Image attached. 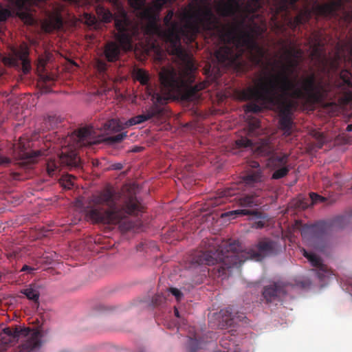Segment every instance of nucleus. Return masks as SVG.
Wrapping results in <instances>:
<instances>
[{
	"mask_svg": "<svg viewBox=\"0 0 352 352\" xmlns=\"http://www.w3.org/2000/svg\"><path fill=\"white\" fill-rule=\"evenodd\" d=\"M173 14H174L173 11L169 10L167 14L164 16V22L165 25H169L171 24Z\"/></svg>",
	"mask_w": 352,
	"mask_h": 352,
	"instance_id": "nucleus-38",
	"label": "nucleus"
},
{
	"mask_svg": "<svg viewBox=\"0 0 352 352\" xmlns=\"http://www.w3.org/2000/svg\"><path fill=\"white\" fill-rule=\"evenodd\" d=\"M63 27V19L60 10H56L49 12L47 17L42 22V28L46 32H52L54 30L62 29Z\"/></svg>",
	"mask_w": 352,
	"mask_h": 352,
	"instance_id": "nucleus-17",
	"label": "nucleus"
},
{
	"mask_svg": "<svg viewBox=\"0 0 352 352\" xmlns=\"http://www.w3.org/2000/svg\"><path fill=\"white\" fill-rule=\"evenodd\" d=\"M316 49H315V52L316 53H318V47L320 46V42L319 41H317V44H316Z\"/></svg>",
	"mask_w": 352,
	"mask_h": 352,
	"instance_id": "nucleus-48",
	"label": "nucleus"
},
{
	"mask_svg": "<svg viewBox=\"0 0 352 352\" xmlns=\"http://www.w3.org/2000/svg\"><path fill=\"white\" fill-rule=\"evenodd\" d=\"M15 9V15L28 25H33L35 20L31 14L30 7L38 6L41 0H8Z\"/></svg>",
	"mask_w": 352,
	"mask_h": 352,
	"instance_id": "nucleus-14",
	"label": "nucleus"
},
{
	"mask_svg": "<svg viewBox=\"0 0 352 352\" xmlns=\"http://www.w3.org/2000/svg\"><path fill=\"white\" fill-rule=\"evenodd\" d=\"M164 301V296L163 295L157 294L153 296L152 302L155 305H160Z\"/></svg>",
	"mask_w": 352,
	"mask_h": 352,
	"instance_id": "nucleus-36",
	"label": "nucleus"
},
{
	"mask_svg": "<svg viewBox=\"0 0 352 352\" xmlns=\"http://www.w3.org/2000/svg\"><path fill=\"white\" fill-rule=\"evenodd\" d=\"M301 252L303 256L311 263V265L317 268V274L319 278L322 279L324 277V274L327 272V267L322 263L321 258L315 254L308 252L304 248L301 250Z\"/></svg>",
	"mask_w": 352,
	"mask_h": 352,
	"instance_id": "nucleus-19",
	"label": "nucleus"
},
{
	"mask_svg": "<svg viewBox=\"0 0 352 352\" xmlns=\"http://www.w3.org/2000/svg\"><path fill=\"white\" fill-rule=\"evenodd\" d=\"M314 137L318 141V147L322 148L326 142L325 136L320 132H314Z\"/></svg>",
	"mask_w": 352,
	"mask_h": 352,
	"instance_id": "nucleus-32",
	"label": "nucleus"
},
{
	"mask_svg": "<svg viewBox=\"0 0 352 352\" xmlns=\"http://www.w3.org/2000/svg\"><path fill=\"white\" fill-rule=\"evenodd\" d=\"M255 248L256 250H243L238 241L230 240L222 243L217 249L197 252L193 256L192 261L198 265H212L218 263L219 272L224 274L226 270L239 267L248 259L261 261L265 257L275 256L281 251L279 243L269 238L261 239Z\"/></svg>",
	"mask_w": 352,
	"mask_h": 352,
	"instance_id": "nucleus-4",
	"label": "nucleus"
},
{
	"mask_svg": "<svg viewBox=\"0 0 352 352\" xmlns=\"http://www.w3.org/2000/svg\"><path fill=\"white\" fill-rule=\"evenodd\" d=\"M87 19L89 21L91 25H95L97 22V19L94 16L89 15Z\"/></svg>",
	"mask_w": 352,
	"mask_h": 352,
	"instance_id": "nucleus-41",
	"label": "nucleus"
},
{
	"mask_svg": "<svg viewBox=\"0 0 352 352\" xmlns=\"http://www.w3.org/2000/svg\"><path fill=\"white\" fill-rule=\"evenodd\" d=\"M252 166L256 169L245 175L241 184L234 185L230 188H226L223 192V196L226 197H232L239 193L238 190L243 184L245 186H251L261 181L262 175L259 164L257 162H253Z\"/></svg>",
	"mask_w": 352,
	"mask_h": 352,
	"instance_id": "nucleus-15",
	"label": "nucleus"
},
{
	"mask_svg": "<svg viewBox=\"0 0 352 352\" xmlns=\"http://www.w3.org/2000/svg\"><path fill=\"white\" fill-rule=\"evenodd\" d=\"M10 163V158L0 155V165L8 164Z\"/></svg>",
	"mask_w": 352,
	"mask_h": 352,
	"instance_id": "nucleus-40",
	"label": "nucleus"
},
{
	"mask_svg": "<svg viewBox=\"0 0 352 352\" xmlns=\"http://www.w3.org/2000/svg\"><path fill=\"white\" fill-rule=\"evenodd\" d=\"M253 83L239 92L242 100L251 101L245 105V111L259 113L264 107H278L280 112V127L287 135L292 131L290 114L296 107V100L307 104L318 103L329 96H342L346 100H352V74L349 70L342 71L333 85L317 79L314 74L292 80L284 72L259 75Z\"/></svg>",
	"mask_w": 352,
	"mask_h": 352,
	"instance_id": "nucleus-2",
	"label": "nucleus"
},
{
	"mask_svg": "<svg viewBox=\"0 0 352 352\" xmlns=\"http://www.w3.org/2000/svg\"><path fill=\"white\" fill-rule=\"evenodd\" d=\"M20 292L25 295L28 300L38 304L40 292L35 285L30 284L26 288L21 289Z\"/></svg>",
	"mask_w": 352,
	"mask_h": 352,
	"instance_id": "nucleus-22",
	"label": "nucleus"
},
{
	"mask_svg": "<svg viewBox=\"0 0 352 352\" xmlns=\"http://www.w3.org/2000/svg\"><path fill=\"white\" fill-rule=\"evenodd\" d=\"M346 131H347L348 132H352V124H349V125L346 126Z\"/></svg>",
	"mask_w": 352,
	"mask_h": 352,
	"instance_id": "nucleus-46",
	"label": "nucleus"
},
{
	"mask_svg": "<svg viewBox=\"0 0 352 352\" xmlns=\"http://www.w3.org/2000/svg\"><path fill=\"white\" fill-rule=\"evenodd\" d=\"M65 166L69 169H77L80 167V160L75 151L63 152L57 159L49 160L46 163V170L49 176L54 177Z\"/></svg>",
	"mask_w": 352,
	"mask_h": 352,
	"instance_id": "nucleus-12",
	"label": "nucleus"
},
{
	"mask_svg": "<svg viewBox=\"0 0 352 352\" xmlns=\"http://www.w3.org/2000/svg\"><path fill=\"white\" fill-rule=\"evenodd\" d=\"M264 222L261 221H258L257 222L255 223V227L256 228H262L264 227Z\"/></svg>",
	"mask_w": 352,
	"mask_h": 352,
	"instance_id": "nucleus-43",
	"label": "nucleus"
},
{
	"mask_svg": "<svg viewBox=\"0 0 352 352\" xmlns=\"http://www.w3.org/2000/svg\"><path fill=\"white\" fill-rule=\"evenodd\" d=\"M6 335L1 338V343L8 348L14 342L24 337L21 346V352H30L41 346V333L37 330H30L28 329H12L9 327L3 329Z\"/></svg>",
	"mask_w": 352,
	"mask_h": 352,
	"instance_id": "nucleus-10",
	"label": "nucleus"
},
{
	"mask_svg": "<svg viewBox=\"0 0 352 352\" xmlns=\"http://www.w3.org/2000/svg\"><path fill=\"white\" fill-rule=\"evenodd\" d=\"M336 63H332V67H336Z\"/></svg>",
	"mask_w": 352,
	"mask_h": 352,
	"instance_id": "nucleus-50",
	"label": "nucleus"
},
{
	"mask_svg": "<svg viewBox=\"0 0 352 352\" xmlns=\"http://www.w3.org/2000/svg\"><path fill=\"white\" fill-rule=\"evenodd\" d=\"M258 197V195L256 193L243 195L238 199L239 204L241 207L248 208L259 206L261 203L257 199Z\"/></svg>",
	"mask_w": 352,
	"mask_h": 352,
	"instance_id": "nucleus-21",
	"label": "nucleus"
},
{
	"mask_svg": "<svg viewBox=\"0 0 352 352\" xmlns=\"http://www.w3.org/2000/svg\"><path fill=\"white\" fill-rule=\"evenodd\" d=\"M298 206L301 207L302 208H306L308 207V204H307V203H305V204L302 203Z\"/></svg>",
	"mask_w": 352,
	"mask_h": 352,
	"instance_id": "nucleus-47",
	"label": "nucleus"
},
{
	"mask_svg": "<svg viewBox=\"0 0 352 352\" xmlns=\"http://www.w3.org/2000/svg\"><path fill=\"white\" fill-rule=\"evenodd\" d=\"M258 214V212L255 210L239 209L227 212L222 214V217H232V218H235L236 216L257 215Z\"/></svg>",
	"mask_w": 352,
	"mask_h": 352,
	"instance_id": "nucleus-24",
	"label": "nucleus"
},
{
	"mask_svg": "<svg viewBox=\"0 0 352 352\" xmlns=\"http://www.w3.org/2000/svg\"><path fill=\"white\" fill-rule=\"evenodd\" d=\"M96 14L99 19L105 23H110L113 19L112 13L104 7L98 6L96 8Z\"/></svg>",
	"mask_w": 352,
	"mask_h": 352,
	"instance_id": "nucleus-23",
	"label": "nucleus"
},
{
	"mask_svg": "<svg viewBox=\"0 0 352 352\" xmlns=\"http://www.w3.org/2000/svg\"><path fill=\"white\" fill-rule=\"evenodd\" d=\"M235 145L238 148H250L256 154L261 156H270L267 164L274 170L272 179H279L288 174L289 155L285 153H274V146L268 138L259 139L258 142H254L248 138L241 137L235 141Z\"/></svg>",
	"mask_w": 352,
	"mask_h": 352,
	"instance_id": "nucleus-7",
	"label": "nucleus"
},
{
	"mask_svg": "<svg viewBox=\"0 0 352 352\" xmlns=\"http://www.w3.org/2000/svg\"><path fill=\"white\" fill-rule=\"evenodd\" d=\"M199 342L197 338L190 337L188 340L189 352H196L199 349Z\"/></svg>",
	"mask_w": 352,
	"mask_h": 352,
	"instance_id": "nucleus-28",
	"label": "nucleus"
},
{
	"mask_svg": "<svg viewBox=\"0 0 352 352\" xmlns=\"http://www.w3.org/2000/svg\"><path fill=\"white\" fill-rule=\"evenodd\" d=\"M14 54L18 60L21 62L23 74H28L31 70L30 60L28 58V48L26 46L21 47L20 49L15 50Z\"/></svg>",
	"mask_w": 352,
	"mask_h": 352,
	"instance_id": "nucleus-20",
	"label": "nucleus"
},
{
	"mask_svg": "<svg viewBox=\"0 0 352 352\" xmlns=\"http://www.w3.org/2000/svg\"><path fill=\"white\" fill-rule=\"evenodd\" d=\"M122 126L118 120L111 119L104 122L100 129L96 131L92 126L80 128L74 132L75 138L80 146L96 144L105 141L109 144H113L121 142L126 137V133H120L116 135L104 138L103 132H118L120 131Z\"/></svg>",
	"mask_w": 352,
	"mask_h": 352,
	"instance_id": "nucleus-9",
	"label": "nucleus"
},
{
	"mask_svg": "<svg viewBox=\"0 0 352 352\" xmlns=\"http://www.w3.org/2000/svg\"><path fill=\"white\" fill-rule=\"evenodd\" d=\"M13 12L8 8H3L0 6V22L6 21L9 17L12 16Z\"/></svg>",
	"mask_w": 352,
	"mask_h": 352,
	"instance_id": "nucleus-29",
	"label": "nucleus"
},
{
	"mask_svg": "<svg viewBox=\"0 0 352 352\" xmlns=\"http://www.w3.org/2000/svg\"><path fill=\"white\" fill-rule=\"evenodd\" d=\"M25 157L28 159L31 162H34V160L41 155V151H32L30 153H27L25 154Z\"/></svg>",
	"mask_w": 352,
	"mask_h": 352,
	"instance_id": "nucleus-35",
	"label": "nucleus"
},
{
	"mask_svg": "<svg viewBox=\"0 0 352 352\" xmlns=\"http://www.w3.org/2000/svg\"><path fill=\"white\" fill-rule=\"evenodd\" d=\"M285 54L287 57V64L283 65L279 71L264 72L262 74H261L260 75H264L265 74H267V73L277 74V73L284 72V73L287 74V75L289 76V78L290 79H292V80H298L302 76H305L310 74V73H307V74H305L300 76L298 78H297V77L291 78L290 75L294 73L295 69L300 65V63L302 59V52L301 50H299V49L298 50L290 49V50H287L285 52ZM344 70V69H342L339 72V74L335 76V78H331V81H324L322 78H318V77H316V78L318 80L321 79L324 82H329L331 85H333V82L340 76V73ZM311 74H314L315 75H316L314 72H311Z\"/></svg>",
	"mask_w": 352,
	"mask_h": 352,
	"instance_id": "nucleus-13",
	"label": "nucleus"
},
{
	"mask_svg": "<svg viewBox=\"0 0 352 352\" xmlns=\"http://www.w3.org/2000/svg\"><path fill=\"white\" fill-rule=\"evenodd\" d=\"M131 227V223H128L126 226H125V228L126 229H129Z\"/></svg>",
	"mask_w": 352,
	"mask_h": 352,
	"instance_id": "nucleus-49",
	"label": "nucleus"
},
{
	"mask_svg": "<svg viewBox=\"0 0 352 352\" xmlns=\"http://www.w3.org/2000/svg\"><path fill=\"white\" fill-rule=\"evenodd\" d=\"M166 38L171 46V52L179 59L178 69L173 67H163L160 74V92L148 84V74L142 69L134 70V78L146 86L145 93L151 98V100L166 104L174 96H182L187 100H195L199 98V91L207 86L206 82H200L193 85L195 80L197 69L192 57L188 54L181 45V39L184 35L174 23L172 28L166 32Z\"/></svg>",
	"mask_w": 352,
	"mask_h": 352,
	"instance_id": "nucleus-3",
	"label": "nucleus"
},
{
	"mask_svg": "<svg viewBox=\"0 0 352 352\" xmlns=\"http://www.w3.org/2000/svg\"><path fill=\"white\" fill-rule=\"evenodd\" d=\"M170 292L174 296H175L177 301H179L182 299L183 294L178 289L171 287L170 288Z\"/></svg>",
	"mask_w": 352,
	"mask_h": 352,
	"instance_id": "nucleus-37",
	"label": "nucleus"
},
{
	"mask_svg": "<svg viewBox=\"0 0 352 352\" xmlns=\"http://www.w3.org/2000/svg\"><path fill=\"white\" fill-rule=\"evenodd\" d=\"M174 312H175V316L177 318H180L179 312L178 309L176 307H175Z\"/></svg>",
	"mask_w": 352,
	"mask_h": 352,
	"instance_id": "nucleus-45",
	"label": "nucleus"
},
{
	"mask_svg": "<svg viewBox=\"0 0 352 352\" xmlns=\"http://www.w3.org/2000/svg\"><path fill=\"white\" fill-rule=\"evenodd\" d=\"M62 122V118L56 115L49 116L45 120V124L49 125L52 129L58 127V124Z\"/></svg>",
	"mask_w": 352,
	"mask_h": 352,
	"instance_id": "nucleus-26",
	"label": "nucleus"
},
{
	"mask_svg": "<svg viewBox=\"0 0 352 352\" xmlns=\"http://www.w3.org/2000/svg\"><path fill=\"white\" fill-rule=\"evenodd\" d=\"M122 167V164L120 163H117L112 165V168L113 170H121Z\"/></svg>",
	"mask_w": 352,
	"mask_h": 352,
	"instance_id": "nucleus-42",
	"label": "nucleus"
},
{
	"mask_svg": "<svg viewBox=\"0 0 352 352\" xmlns=\"http://www.w3.org/2000/svg\"><path fill=\"white\" fill-rule=\"evenodd\" d=\"M7 347L0 342V352H6Z\"/></svg>",
	"mask_w": 352,
	"mask_h": 352,
	"instance_id": "nucleus-44",
	"label": "nucleus"
},
{
	"mask_svg": "<svg viewBox=\"0 0 352 352\" xmlns=\"http://www.w3.org/2000/svg\"><path fill=\"white\" fill-rule=\"evenodd\" d=\"M36 269L28 265H24L21 269L20 272H26L28 274H32Z\"/></svg>",
	"mask_w": 352,
	"mask_h": 352,
	"instance_id": "nucleus-39",
	"label": "nucleus"
},
{
	"mask_svg": "<svg viewBox=\"0 0 352 352\" xmlns=\"http://www.w3.org/2000/svg\"><path fill=\"white\" fill-rule=\"evenodd\" d=\"M298 1L272 0V19L276 21L281 13L284 14V16H287L291 10L298 11V6L296 3ZM305 6L290 21L291 25L294 28L307 23L313 13L324 18L338 17L340 11H345V4L351 3L352 0H305Z\"/></svg>",
	"mask_w": 352,
	"mask_h": 352,
	"instance_id": "nucleus-6",
	"label": "nucleus"
},
{
	"mask_svg": "<svg viewBox=\"0 0 352 352\" xmlns=\"http://www.w3.org/2000/svg\"><path fill=\"white\" fill-rule=\"evenodd\" d=\"M327 225L318 222L314 225H304L301 228V235L307 243L316 250L323 251L326 243Z\"/></svg>",
	"mask_w": 352,
	"mask_h": 352,
	"instance_id": "nucleus-11",
	"label": "nucleus"
},
{
	"mask_svg": "<svg viewBox=\"0 0 352 352\" xmlns=\"http://www.w3.org/2000/svg\"><path fill=\"white\" fill-rule=\"evenodd\" d=\"M287 287L283 282L273 283L264 287L263 296L267 303L280 301L287 292Z\"/></svg>",
	"mask_w": 352,
	"mask_h": 352,
	"instance_id": "nucleus-16",
	"label": "nucleus"
},
{
	"mask_svg": "<svg viewBox=\"0 0 352 352\" xmlns=\"http://www.w3.org/2000/svg\"><path fill=\"white\" fill-rule=\"evenodd\" d=\"M153 102V105L146 112V113L140 114L136 116H134L126 121V125L127 126H131L135 124H139L143 123L152 118L159 116L162 113V109L159 105H162L155 100H152Z\"/></svg>",
	"mask_w": 352,
	"mask_h": 352,
	"instance_id": "nucleus-18",
	"label": "nucleus"
},
{
	"mask_svg": "<svg viewBox=\"0 0 352 352\" xmlns=\"http://www.w3.org/2000/svg\"><path fill=\"white\" fill-rule=\"evenodd\" d=\"M76 177L72 175H64L60 179V184L65 189H71L74 185Z\"/></svg>",
	"mask_w": 352,
	"mask_h": 352,
	"instance_id": "nucleus-25",
	"label": "nucleus"
},
{
	"mask_svg": "<svg viewBox=\"0 0 352 352\" xmlns=\"http://www.w3.org/2000/svg\"><path fill=\"white\" fill-rule=\"evenodd\" d=\"M261 127V124L258 120H254L249 123V133L251 134H256Z\"/></svg>",
	"mask_w": 352,
	"mask_h": 352,
	"instance_id": "nucleus-30",
	"label": "nucleus"
},
{
	"mask_svg": "<svg viewBox=\"0 0 352 352\" xmlns=\"http://www.w3.org/2000/svg\"><path fill=\"white\" fill-rule=\"evenodd\" d=\"M261 8V0H248L245 3L241 0H226L218 11L222 16H234L241 14V19L232 23H223L209 6L198 8L191 20L178 30L184 35L186 43H192L198 34L206 32L217 38L223 45L215 52L218 61L228 67H239L243 65V56L254 66L263 67L267 51L256 40L254 34L261 35L265 28L255 27L250 32L243 29L245 21L252 19Z\"/></svg>",
	"mask_w": 352,
	"mask_h": 352,
	"instance_id": "nucleus-1",
	"label": "nucleus"
},
{
	"mask_svg": "<svg viewBox=\"0 0 352 352\" xmlns=\"http://www.w3.org/2000/svg\"><path fill=\"white\" fill-rule=\"evenodd\" d=\"M96 67L100 73H104L107 71L108 65L104 60L98 59L96 61Z\"/></svg>",
	"mask_w": 352,
	"mask_h": 352,
	"instance_id": "nucleus-33",
	"label": "nucleus"
},
{
	"mask_svg": "<svg viewBox=\"0 0 352 352\" xmlns=\"http://www.w3.org/2000/svg\"><path fill=\"white\" fill-rule=\"evenodd\" d=\"M167 2L168 0H153V5L156 10L160 11Z\"/></svg>",
	"mask_w": 352,
	"mask_h": 352,
	"instance_id": "nucleus-34",
	"label": "nucleus"
},
{
	"mask_svg": "<svg viewBox=\"0 0 352 352\" xmlns=\"http://www.w3.org/2000/svg\"><path fill=\"white\" fill-rule=\"evenodd\" d=\"M115 28L118 33L115 37L118 42L109 41L104 47V55L108 62L118 60L120 56L121 48H131L132 38L138 32V26L134 24L125 13L114 18Z\"/></svg>",
	"mask_w": 352,
	"mask_h": 352,
	"instance_id": "nucleus-8",
	"label": "nucleus"
},
{
	"mask_svg": "<svg viewBox=\"0 0 352 352\" xmlns=\"http://www.w3.org/2000/svg\"><path fill=\"white\" fill-rule=\"evenodd\" d=\"M311 204H315L319 202H324L326 200V198L318 195L315 192H311L309 194Z\"/></svg>",
	"mask_w": 352,
	"mask_h": 352,
	"instance_id": "nucleus-31",
	"label": "nucleus"
},
{
	"mask_svg": "<svg viewBox=\"0 0 352 352\" xmlns=\"http://www.w3.org/2000/svg\"><path fill=\"white\" fill-rule=\"evenodd\" d=\"M118 197L111 188L93 194L84 207L86 215L94 223L118 224L125 223L129 215H138L142 207L135 195H130L122 206L118 204Z\"/></svg>",
	"mask_w": 352,
	"mask_h": 352,
	"instance_id": "nucleus-5",
	"label": "nucleus"
},
{
	"mask_svg": "<svg viewBox=\"0 0 352 352\" xmlns=\"http://www.w3.org/2000/svg\"><path fill=\"white\" fill-rule=\"evenodd\" d=\"M130 6L135 10H142L144 8L146 0H129Z\"/></svg>",
	"mask_w": 352,
	"mask_h": 352,
	"instance_id": "nucleus-27",
	"label": "nucleus"
}]
</instances>
